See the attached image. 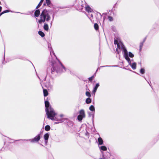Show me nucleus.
Segmentation results:
<instances>
[{
	"label": "nucleus",
	"mask_w": 159,
	"mask_h": 159,
	"mask_svg": "<svg viewBox=\"0 0 159 159\" xmlns=\"http://www.w3.org/2000/svg\"><path fill=\"white\" fill-rule=\"evenodd\" d=\"M48 47L50 51L51 57L53 59L55 58L56 59V61L51 60L52 66V68L51 69L52 73V74L54 72H56L57 73H61L66 71V68L57 58L54 52L52 50L51 45L49 44Z\"/></svg>",
	"instance_id": "obj_1"
},
{
	"label": "nucleus",
	"mask_w": 159,
	"mask_h": 159,
	"mask_svg": "<svg viewBox=\"0 0 159 159\" xmlns=\"http://www.w3.org/2000/svg\"><path fill=\"white\" fill-rule=\"evenodd\" d=\"M40 16V19L38 20L39 23L40 24L44 22L45 20L48 21L50 19V16L48 14V11L46 10L43 11Z\"/></svg>",
	"instance_id": "obj_2"
},
{
	"label": "nucleus",
	"mask_w": 159,
	"mask_h": 159,
	"mask_svg": "<svg viewBox=\"0 0 159 159\" xmlns=\"http://www.w3.org/2000/svg\"><path fill=\"white\" fill-rule=\"evenodd\" d=\"M50 113L47 112V115L48 118L49 119L53 120L59 121L57 123H61L64 121L63 119L62 118H58L56 117L55 116L57 115V114L54 111H50Z\"/></svg>",
	"instance_id": "obj_3"
},
{
	"label": "nucleus",
	"mask_w": 159,
	"mask_h": 159,
	"mask_svg": "<svg viewBox=\"0 0 159 159\" xmlns=\"http://www.w3.org/2000/svg\"><path fill=\"white\" fill-rule=\"evenodd\" d=\"M118 48L120 50H123V56L126 60L129 59L128 56L127 51L123 43H121L120 45L118 44Z\"/></svg>",
	"instance_id": "obj_4"
},
{
	"label": "nucleus",
	"mask_w": 159,
	"mask_h": 159,
	"mask_svg": "<svg viewBox=\"0 0 159 159\" xmlns=\"http://www.w3.org/2000/svg\"><path fill=\"white\" fill-rule=\"evenodd\" d=\"M45 105L46 108V111L47 115V112L50 113V111H54L53 109L51 106H49V103L48 101H45Z\"/></svg>",
	"instance_id": "obj_5"
},
{
	"label": "nucleus",
	"mask_w": 159,
	"mask_h": 159,
	"mask_svg": "<svg viewBox=\"0 0 159 159\" xmlns=\"http://www.w3.org/2000/svg\"><path fill=\"white\" fill-rule=\"evenodd\" d=\"M40 134H39L35 136L34 138L30 139L29 140H26L29 141L30 142L32 143H35L38 142L40 140Z\"/></svg>",
	"instance_id": "obj_6"
},
{
	"label": "nucleus",
	"mask_w": 159,
	"mask_h": 159,
	"mask_svg": "<svg viewBox=\"0 0 159 159\" xmlns=\"http://www.w3.org/2000/svg\"><path fill=\"white\" fill-rule=\"evenodd\" d=\"M128 62L129 63V65L132 69L133 70H135L136 68V63L134 62L133 63H131V61L130 60V59H128L127 60Z\"/></svg>",
	"instance_id": "obj_7"
},
{
	"label": "nucleus",
	"mask_w": 159,
	"mask_h": 159,
	"mask_svg": "<svg viewBox=\"0 0 159 159\" xmlns=\"http://www.w3.org/2000/svg\"><path fill=\"white\" fill-rule=\"evenodd\" d=\"M85 9L89 13H92L93 11V10L89 6L86 5H85Z\"/></svg>",
	"instance_id": "obj_8"
},
{
	"label": "nucleus",
	"mask_w": 159,
	"mask_h": 159,
	"mask_svg": "<svg viewBox=\"0 0 159 159\" xmlns=\"http://www.w3.org/2000/svg\"><path fill=\"white\" fill-rule=\"evenodd\" d=\"M99 86V83H97L96 84L94 88L93 89V92L94 94H95V92H96V91L97 89L98 88V87Z\"/></svg>",
	"instance_id": "obj_9"
},
{
	"label": "nucleus",
	"mask_w": 159,
	"mask_h": 159,
	"mask_svg": "<svg viewBox=\"0 0 159 159\" xmlns=\"http://www.w3.org/2000/svg\"><path fill=\"white\" fill-rule=\"evenodd\" d=\"M98 145H101L103 144V141L101 137H99L98 139Z\"/></svg>",
	"instance_id": "obj_10"
},
{
	"label": "nucleus",
	"mask_w": 159,
	"mask_h": 159,
	"mask_svg": "<svg viewBox=\"0 0 159 159\" xmlns=\"http://www.w3.org/2000/svg\"><path fill=\"white\" fill-rule=\"evenodd\" d=\"M49 135L48 133H46L44 135V138L45 141V143H47L48 140L49 138Z\"/></svg>",
	"instance_id": "obj_11"
},
{
	"label": "nucleus",
	"mask_w": 159,
	"mask_h": 159,
	"mask_svg": "<svg viewBox=\"0 0 159 159\" xmlns=\"http://www.w3.org/2000/svg\"><path fill=\"white\" fill-rule=\"evenodd\" d=\"M88 17L90 19L92 22H93L92 19L93 18V14L91 13H89L87 15Z\"/></svg>",
	"instance_id": "obj_12"
},
{
	"label": "nucleus",
	"mask_w": 159,
	"mask_h": 159,
	"mask_svg": "<svg viewBox=\"0 0 159 159\" xmlns=\"http://www.w3.org/2000/svg\"><path fill=\"white\" fill-rule=\"evenodd\" d=\"M40 13V12L39 9L36 10L34 12V15L35 16L38 17Z\"/></svg>",
	"instance_id": "obj_13"
},
{
	"label": "nucleus",
	"mask_w": 159,
	"mask_h": 159,
	"mask_svg": "<svg viewBox=\"0 0 159 159\" xmlns=\"http://www.w3.org/2000/svg\"><path fill=\"white\" fill-rule=\"evenodd\" d=\"M80 114L79 115H81L83 117H85V112L83 110H81L79 112Z\"/></svg>",
	"instance_id": "obj_14"
},
{
	"label": "nucleus",
	"mask_w": 159,
	"mask_h": 159,
	"mask_svg": "<svg viewBox=\"0 0 159 159\" xmlns=\"http://www.w3.org/2000/svg\"><path fill=\"white\" fill-rule=\"evenodd\" d=\"M99 148L100 150H101L102 151H106L107 150V147L105 146H102L100 147H99Z\"/></svg>",
	"instance_id": "obj_15"
},
{
	"label": "nucleus",
	"mask_w": 159,
	"mask_h": 159,
	"mask_svg": "<svg viewBox=\"0 0 159 159\" xmlns=\"http://www.w3.org/2000/svg\"><path fill=\"white\" fill-rule=\"evenodd\" d=\"M44 29L46 31L48 30V26L47 24L45 23L43 26Z\"/></svg>",
	"instance_id": "obj_16"
},
{
	"label": "nucleus",
	"mask_w": 159,
	"mask_h": 159,
	"mask_svg": "<svg viewBox=\"0 0 159 159\" xmlns=\"http://www.w3.org/2000/svg\"><path fill=\"white\" fill-rule=\"evenodd\" d=\"M46 2L47 4V5L50 7L51 6V2L50 0H46Z\"/></svg>",
	"instance_id": "obj_17"
},
{
	"label": "nucleus",
	"mask_w": 159,
	"mask_h": 159,
	"mask_svg": "<svg viewBox=\"0 0 159 159\" xmlns=\"http://www.w3.org/2000/svg\"><path fill=\"white\" fill-rule=\"evenodd\" d=\"M43 92L44 96L46 97L48 95V93L47 90L46 89H43Z\"/></svg>",
	"instance_id": "obj_18"
},
{
	"label": "nucleus",
	"mask_w": 159,
	"mask_h": 159,
	"mask_svg": "<svg viewBox=\"0 0 159 159\" xmlns=\"http://www.w3.org/2000/svg\"><path fill=\"white\" fill-rule=\"evenodd\" d=\"M45 130L46 131H49L50 129V127L49 125H46L45 127Z\"/></svg>",
	"instance_id": "obj_19"
},
{
	"label": "nucleus",
	"mask_w": 159,
	"mask_h": 159,
	"mask_svg": "<svg viewBox=\"0 0 159 159\" xmlns=\"http://www.w3.org/2000/svg\"><path fill=\"white\" fill-rule=\"evenodd\" d=\"M86 102L87 104H89L91 102V99L90 98H88L86 100Z\"/></svg>",
	"instance_id": "obj_20"
},
{
	"label": "nucleus",
	"mask_w": 159,
	"mask_h": 159,
	"mask_svg": "<svg viewBox=\"0 0 159 159\" xmlns=\"http://www.w3.org/2000/svg\"><path fill=\"white\" fill-rule=\"evenodd\" d=\"M89 109L91 111H95L94 107L93 105H91L90 107L89 108Z\"/></svg>",
	"instance_id": "obj_21"
},
{
	"label": "nucleus",
	"mask_w": 159,
	"mask_h": 159,
	"mask_svg": "<svg viewBox=\"0 0 159 159\" xmlns=\"http://www.w3.org/2000/svg\"><path fill=\"white\" fill-rule=\"evenodd\" d=\"M94 28L96 30H98L99 27H98V25L97 24V23L94 24Z\"/></svg>",
	"instance_id": "obj_22"
},
{
	"label": "nucleus",
	"mask_w": 159,
	"mask_h": 159,
	"mask_svg": "<svg viewBox=\"0 0 159 159\" xmlns=\"http://www.w3.org/2000/svg\"><path fill=\"white\" fill-rule=\"evenodd\" d=\"M84 117H83L81 115H79L77 117V119L79 121H81L83 118Z\"/></svg>",
	"instance_id": "obj_23"
},
{
	"label": "nucleus",
	"mask_w": 159,
	"mask_h": 159,
	"mask_svg": "<svg viewBox=\"0 0 159 159\" xmlns=\"http://www.w3.org/2000/svg\"><path fill=\"white\" fill-rule=\"evenodd\" d=\"M38 33L42 37H43L45 35L44 33L41 31H39Z\"/></svg>",
	"instance_id": "obj_24"
},
{
	"label": "nucleus",
	"mask_w": 159,
	"mask_h": 159,
	"mask_svg": "<svg viewBox=\"0 0 159 159\" xmlns=\"http://www.w3.org/2000/svg\"><path fill=\"white\" fill-rule=\"evenodd\" d=\"M140 72L141 74H143L145 73V70L143 68H142L140 70Z\"/></svg>",
	"instance_id": "obj_25"
},
{
	"label": "nucleus",
	"mask_w": 159,
	"mask_h": 159,
	"mask_svg": "<svg viewBox=\"0 0 159 159\" xmlns=\"http://www.w3.org/2000/svg\"><path fill=\"white\" fill-rule=\"evenodd\" d=\"M114 43L115 45L116 44H117V45L118 46V44L120 45L121 43H119L118 42L117 40H116L115 39L114 41Z\"/></svg>",
	"instance_id": "obj_26"
},
{
	"label": "nucleus",
	"mask_w": 159,
	"mask_h": 159,
	"mask_svg": "<svg viewBox=\"0 0 159 159\" xmlns=\"http://www.w3.org/2000/svg\"><path fill=\"white\" fill-rule=\"evenodd\" d=\"M129 56L130 57H134V55L132 53L129 52Z\"/></svg>",
	"instance_id": "obj_27"
},
{
	"label": "nucleus",
	"mask_w": 159,
	"mask_h": 159,
	"mask_svg": "<svg viewBox=\"0 0 159 159\" xmlns=\"http://www.w3.org/2000/svg\"><path fill=\"white\" fill-rule=\"evenodd\" d=\"M108 18L109 21H111L113 20V18L111 16H108Z\"/></svg>",
	"instance_id": "obj_28"
},
{
	"label": "nucleus",
	"mask_w": 159,
	"mask_h": 159,
	"mask_svg": "<svg viewBox=\"0 0 159 159\" xmlns=\"http://www.w3.org/2000/svg\"><path fill=\"white\" fill-rule=\"evenodd\" d=\"M86 95L87 96H88V97H90L91 96V95L90 93L89 92H86Z\"/></svg>",
	"instance_id": "obj_29"
},
{
	"label": "nucleus",
	"mask_w": 159,
	"mask_h": 159,
	"mask_svg": "<svg viewBox=\"0 0 159 159\" xmlns=\"http://www.w3.org/2000/svg\"><path fill=\"white\" fill-rule=\"evenodd\" d=\"M94 76L93 75L91 77H89V80L90 81H91L93 79V78H94Z\"/></svg>",
	"instance_id": "obj_30"
},
{
	"label": "nucleus",
	"mask_w": 159,
	"mask_h": 159,
	"mask_svg": "<svg viewBox=\"0 0 159 159\" xmlns=\"http://www.w3.org/2000/svg\"><path fill=\"white\" fill-rule=\"evenodd\" d=\"M119 49H120L118 47L116 49V51L118 54H119L120 52V51L119 50Z\"/></svg>",
	"instance_id": "obj_31"
},
{
	"label": "nucleus",
	"mask_w": 159,
	"mask_h": 159,
	"mask_svg": "<svg viewBox=\"0 0 159 159\" xmlns=\"http://www.w3.org/2000/svg\"><path fill=\"white\" fill-rule=\"evenodd\" d=\"M42 3L39 2V3L38 4V5L36 7V8L37 9L39 8L41 5Z\"/></svg>",
	"instance_id": "obj_32"
},
{
	"label": "nucleus",
	"mask_w": 159,
	"mask_h": 159,
	"mask_svg": "<svg viewBox=\"0 0 159 159\" xmlns=\"http://www.w3.org/2000/svg\"><path fill=\"white\" fill-rule=\"evenodd\" d=\"M143 42L140 43V49L142 48V46H143Z\"/></svg>",
	"instance_id": "obj_33"
},
{
	"label": "nucleus",
	"mask_w": 159,
	"mask_h": 159,
	"mask_svg": "<svg viewBox=\"0 0 159 159\" xmlns=\"http://www.w3.org/2000/svg\"><path fill=\"white\" fill-rule=\"evenodd\" d=\"M9 12V10H5V11H3V13H7V12Z\"/></svg>",
	"instance_id": "obj_34"
},
{
	"label": "nucleus",
	"mask_w": 159,
	"mask_h": 159,
	"mask_svg": "<svg viewBox=\"0 0 159 159\" xmlns=\"http://www.w3.org/2000/svg\"><path fill=\"white\" fill-rule=\"evenodd\" d=\"M117 66L116 65V66H102V67H106V66Z\"/></svg>",
	"instance_id": "obj_35"
},
{
	"label": "nucleus",
	"mask_w": 159,
	"mask_h": 159,
	"mask_svg": "<svg viewBox=\"0 0 159 159\" xmlns=\"http://www.w3.org/2000/svg\"><path fill=\"white\" fill-rule=\"evenodd\" d=\"M63 116H64V115H63V114H61V115H60V117H63Z\"/></svg>",
	"instance_id": "obj_36"
},
{
	"label": "nucleus",
	"mask_w": 159,
	"mask_h": 159,
	"mask_svg": "<svg viewBox=\"0 0 159 159\" xmlns=\"http://www.w3.org/2000/svg\"><path fill=\"white\" fill-rule=\"evenodd\" d=\"M43 0H41L40 1V2L41 3H42V2H43Z\"/></svg>",
	"instance_id": "obj_37"
},
{
	"label": "nucleus",
	"mask_w": 159,
	"mask_h": 159,
	"mask_svg": "<svg viewBox=\"0 0 159 159\" xmlns=\"http://www.w3.org/2000/svg\"><path fill=\"white\" fill-rule=\"evenodd\" d=\"M3 12H2V13H1L0 14V16H1L2 14H3Z\"/></svg>",
	"instance_id": "obj_38"
},
{
	"label": "nucleus",
	"mask_w": 159,
	"mask_h": 159,
	"mask_svg": "<svg viewBox=\"0 0 159 159\" xmlns=\"http://www.w3.org/2000/svg\"><path fill=\"white\" fill-rule=\"evenodd\" d=\"M2 8L0 6V12L1 11Z\"/></svg>",
	"instance_id": "obj_39"
},
{
	"label": "nucleus",
	"mask_w": 159,
	"mask_h": 159,
	"mask_svg": "<svg viewBox=\"0 0 159 159\" xmlns=\"http://www.w3.org/2000/svg\"><path fill=\"white\" fill-rule=\"evenodd\" d=\"M54 15H53V19H54Z\"/></svg>",
	"instance_id": "obj_40"
},
{
	"label": "nucleus",
	"mask_w": 159,
	"mask_h": 159,
	"mask_svg": "<svg viewBox=\"0 0 159 159\" xmlns=\"http://www.w3.org/2000/svg\"><path fill=\"white\" fill-rule=\"evenodd\" d=\"M52 59V58H51V59ZM49 60H50V59H51V58H49Z\"/></svg>",
	"instance_id": "obj_41"
}]
</instances>
